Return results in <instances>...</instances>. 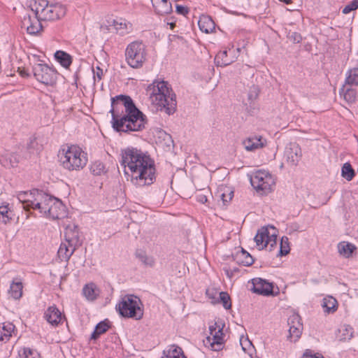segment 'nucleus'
<instances>
[{"label": "nucleus", "instance_id": "nucleus-45", "mask_svg": "<svg viewBox=\"0 0 358 358\" xmlns=\"http://www.w3.org/2000/svg\"><path fill=\"white\" fill-rule=\"evenodd\" d=\"M357 8H358V0H353L343 8L342 13L343 14H348V13H350L351 11L357 10Z\"/></svg>", "mask_w": 358, "mask_h": 358}, {"label": "nucleus", "instance_id": "nucleus-14", "mask_svg": "<svg viewBox=\"0 0 358 358\" xmlns=\"http://www.w3.org/2000/svg\"><path fill=\"white\" fill-rule=\"evenodd\" d=\"M301 150L296 143H290L285 148V157L291 166H296L301 157Z\"/></svg>", "mask_w": 358, "mask_h": 358}, {"label": "nucleus", "instance_id": "nucleus-3", "mask_svg": "<svg viewBox=\"0 0 358 358\" xmlns=\"http://www.w3.org/2000/svg\"><path fill=\"white\" fill-rule=\"evenodd\" d=\"M147 92L158 110L164 111L169 115L176 111V95L167 82L155 80L148 86Z\"/></svg>", "mask_w": 358, "mask_h": 358}, {"label": "nucleus", "instance_id": "nucleus-33", "mask_svg": "<svg viewBox=\"0 0 358 358\" xmlns=\"http://www.w3.org/2000/svg\"><path fill=\"white\" fill-rule=\"evenodd\" d=\"M232 59L228 58L227 50L219 52L215 57V63L217 66H226L231 64Z\"/></svg>", "mask_w": 358, "mask_h": 358}, {"label": "nucleus", "instance_id": "nucleus-39", "mask_svg": "<svg viewBox=\"0 0 358 358\" xmlns=\"http://www.w3.org/2000/svg\"><path fill=\"white\" fill-rule=\"evenodd\" d=\"M340 335V341H345L350 340L353 336L352 328L349 325H343L339 329Z\"/></svg>", "mask_w": 358, "mask_h": 358}, {"label": "nucleus", "instance_id": "nucleus-27", "mask_svg": "<svg viewBox=\"0 0 358 358\" xmlns=\"http://www.w3.org/2000/svg\"><path fill=\"white\" fill-rule=\"evenodd\" d=\"M356 249L357 248L354 244L348 242H341L338 245V252L346 258L351 257Z\"/></svg>", "mask_w": 358, "mask_h": 358}, {"label": "nucleus", "instance_id": "nucleus-55", "mask_svg": "<svg viewBox=\"0 0 358 358\" xmlns=\"http://www.w3.org/2000/svg\"><path fill=\"white\" fill-rule=\"evenodd\" d=\"M222 321H218L217 322H215L213 324H211L209 326V331H210V335H213V334L215 332V331H217V329H218V326L219 325H222Z\"/></svg>", "mask_w": 358, "mask_h": 358}, {"label": "nucleus", "instance_id": "nucleus-11", "mask_svg": "<svg viewBox=\"0 0 358 358\" xmlns=\"http://www.w3.org/2000/svg\"><path fill=\"white\" fill-rule=\"evenodd\" d=\"M50 202L51 203L50 207H48L46 217H50L52 220H59L67 216L66 208L62 201L54 196L52 201H50Z\"/></svg>", "mask_w": 358, "mask_h": 358}, {"label": "nucleus", "instance_id": "nucleus-42", "mask_svg": "<svg viewBox=\"0 0 358 358\" xmlns=\"http://www.w3.org/2000/svg\"><path fill=\"white\" fill-rule=\"evenodd\" d=\"M303 327L290 326L289 329V336L288 338L290 339L291 341H296L301 336L302 333Z\"/></svg>", "mask_w": 358, "mask_h": 358}, {"label": "nucleus", "instance_id": "nucleus-40", "mask_svg": "<svg viewBox=\"0 0 358 358\" xmlns=\"http://www.w3.org/2000/svg\"><path fill=\"white\" fill-rule=\"evenodd\" d=\"M90 171L94 176H101L106 173L105 166L101 162L96 161L92 164Z\"/></svg>", "mask_w": 358, "mask_h": 358}, {"label": "nucleus", "instance_id": "nucleus-60", "mask_svg": "<svg viewBox=\"0 0 358 358\" xmlns=\"http://www.w3.org/2000/svg\"><path fill=\"white\" fill-rule=\"evenodd\" d=\"M231 270H232V271H233L234 274L235 273H237V272H238V271H239V268H237V267L234 268H233V269H231Z\"/></svg>", "mask_w": 358, "mask_h": 358}, {"label": "nucleus", "instance_id": "nucleus-38", "mask_svg": "<svg viewBox=\"0 0 358 358\" xmlns=\"http://www.w3.org/2000/svg\"><path fill=\"white\" fill-rule=\"evenodd\" d=\"M355 175V171L351 164L348 162L345 163L341 169V176L348 181L352 180Z\"/></svg>", "mask_w": 358, "mask_h": 358}, {"label": "nucleus", "instance_id": "nucleus-59", "mask_svg": "<svg viewBox=\"0 0 358 358\" xmlns=\"http://www.w3.org/2000/svg\"><path fill=\"white\" fill-rule=\"evenodd\" d=\"M168 24L170 26L171 29H173V28L176 27V22H168Z\"/></svg>", "mask_w": 358, "mask_h": 358}, {"label": "nucleus", "instance_id": "nucleus-35", "mask_svg": "<svg viewBox=\"0 0 358 358\" xmlns=\"http://www.w3.org/2000/svg\"><path fill=\"white\" fill-rule=\"evenodd\" d=\"M322 306L325 313H334L337 310V301L332 296L324 298Z\"/></svg>", "mask_w": 358, "mask_h": 358}, {"label": "nucleus", "instance_id": "nucleus-44", "mask_svg": "<svg viewBox=\"0 0 358 358\" xmlns=\"http://www.w3.org/2000/svg\"><path fill=\"white\" fill-rule=\"evenodd\" d=\"M287 324L289 327L294 325V327H303L301 322V317L298 314H293L289 316L287 320Z\"/></svg>", "mask_w": 358, "mask_h": 358}, {"label": "nucleus", "instance_id": "nucleus-26", "mask_svg": "<svg viewBox=\"0 0 358 358\" xmlns=\"http://www.w3.org/2000/svg\"><path fill=\"white\" fill-rule=\"evenodd\" d=\"M164 357L162 358H187L181 348L172 345L168 350H164Z\"/></svg>", "mask_w": 358, "mask_h": 358}, {"label": "nucleus", "instance_id": "nucleus-5", "mask_svg": "<svg viewBox=\"0 0 358 358\" xmlns=\"http://www.w3.org/2000/svg\"><path fill=\"white\" fill-rule=\"evenodd\" d=\"M141 305L139 298L134 295H126L116 305V309L123 317L141 320L143 316V310Z\"/></svg>", "mask_w": 358, "mask_h": 358}, {"label": "nucleus", "instance_id": "nucleus-2", "mask_svg": "<svg viewBox=\"0 0 358 358\" xmlns=\"http://www.w3.org/2000/svg\"><path fill=\"white\" fill-rule=\"evenodd\" d=\"M121 164L131 171V180L136 185H150L155 180L154 160L137 148H127L123 150Z\"/></svg>", "mask_w": 358, "mask_h": 358}, {"label": "nucleus", "instance_id": "nucleus-58", "mask_svg": "<svg viewBox=\"0 0 358 358\" xmlns=\"http://www.w3.org/2000/svg\"><path fill=\"white\" fill-rule=\"evenodd\" d=\"M19 73L22 77L26 78L29 76V73L25 69H21L20 68H18Z\"/></svg>", "mask_w": 358, "mask_h": 358}, {"label": "nucleus", "instance_id": "nucleus-7", "mask_svg": "<svg viewBox=\"0 0 358 358\" xmlns=\"http://www.w3.org/2000/svg\"><path fill=\"white\" fill-rule=\"evenodd\" d=\"M251 185L262 194H268L272 191L275 180L272 175L266 171L258 170L250 176Z\"/></svg>", "mask_w": 358, "mask_h": 358}, {"label": "nucleus", "instance_id": "nucleus-24", "mask_svg": "<svg viewBox=\"0 0 358 358\" xmlns=\"http://www.w3.org/2000/svg\"><path fill=\"white\" fill-rule=\"evenodd\" d=\"M99 289L97 286L90 282L85 285L83 288V294L88 301H94L99 295Z\"/></svg>", "mask_w": 358, "mask_h": 358}, {"label": "nucleus", "instance_id": "nucleus-10", "mask_svg": "<svg viewBox=\"0 0 358 358\" xmlns=\"http://www.w3.org/2000/svg\"><path fill=\"white\" fill-rule=\"evenodd\" d=\"M51 196L42 190L36 192V198L31 209L37 210L41 214V216L46 217L48 207H50V201L53 199Z\"/></svg>", "mask_w": 358, "mask_h": 358}, {"label": "nucleus", "instance_id": "nucleus-12", "mask_svg": "<svg viewBox=\"0 0 358 358\" xmlns=\"http://www.w3.org/2000/svg\"><path fill=\"white\" fill-rule=\"evenodd\" d=\"M41 21L43 20L36 15L32 17L29 14H26L21 22L22 27L25 28L29 34L36 35L43 30Z\"/></svg>", "mask_w": 358, "mask_h": 358}, {"label": "nucleus", "instance_id": "nucleus-18", "mask_svg": "<svg viewBox=\"0 0 358 358\" xmlns=\"http://www.w3.org/2000/svg\"><path fill=\"white\" fill-rule=\"evenodd\" d=\"M232 257L237 264L245 266H251L255 262L252 256L243 248L233 254Z\"/></svg>", "mask_w": 358, "mask_h": 358}, {"label": "nucleus", "instance_id": "nucleus-16", "mask_svg": "<svg viewBox=\"0 0 358 358\" xmlns=\"http://www.w3.org/2000/svg\"><path fill=\"white\" fill-rule=\"evenodd\" d=\"M218 326L217 331H215L212 337L208 336L206 338L207 343H209L210 348L213 351H220L223 348L224 345V333L223 328L224 323Z\"/></svg>", "mask_w": 358, "mask_h": 358}, {"label": "nucleus", "instance_id": "nucleus-52", "mask_svg": "<svg viewBox=\"0 0 358 358\" xmlns=\"http://www.w3.org/2000/svg\"><path fill=\"white\" fill-rule=\"evenodd\" d=\"M269 250H272L274 247L277 245V236L275 234H269Z\"/></svg>", "mask_w": 358, "mask_h": 358}, {"label": "nucleus", "instance_id": "nucleus-48", "mask_svg": "<svg viewBox=\"0 0 358 358\" xmlns=\"http://www.w3.org/2000/svg\"><path fill=\"white\" fill-rule=\"evenodd\" d=\"M234 196V192L228 189L227 192H223L220 195V197L223 201V203L225 205L228 202H229Z\"/></svg>", "mask_w": 358, "mask_h": 358}, {"label": "nucleus", "instance_id": "nucleus-37", "mask_svg": "<svg viewBox=\"0 0 358 358\" xmlns=\"http://www.w3.org/2000/svg\"><path fill=\"white\" fill-rule=\"evenodd\" d=\"M345 83L347 85L358 86V67L353 68L348 71Z\"/></svg>", "mask_w": 358, "mask_h": 358}, {"label": "nucleus", "instance_id": "nucleus-9", "mask_svg": "<svg viewBox=\"0 0 358 358\" xmlns=\"http://www.w3.org/2000/svg\"><path fill=\"white\" fill-rule=\"evenodd\" d=\"M66 12L65 6L59 3H48L38 17L43 21H55L63 17Z\"/></svg>", "mask_w": 358, "mask_h": 358}, {"label": "nucleus", "instance_id": "nucleus-63", "mask_svg": "<svg viewBox=\"0 0 358 358\" xmlns=\"http://www.w3.org/2000/svg\"><path fill=\"white\" fill-rule=\"evenodd\" d=\"M206 294L209 296V297H212L211 296H210V294H209V290H207L206 291Z\"/></svg>", "mask_w": 358, "mask_h": 358}, {"label": "nucleus", "instance_id": "nucleus-29", "mask_svg": "<svg viewBox=\"0 0 358 358\" xmlns=\"http://www.w3.org/2000/svg\"><path fill=\"white\" fill-rule=\"evenodd\" d=\"M55 57L66 69L69 68L72 63L71 56L62 50L57 51L55 54Z\"/></svg>", "mask_w": 358, "mask_h": 358}, {"label": "nucleus", "instance_id": "nucleus-51", "mask_svg": "<svg viewBox=\"0 0 358 358\" xmlns=\"http://www.w3.org/2000/svg\"><path fill=\"white\" fill-rule=\"evenodd\" d=\"M176 13L185 16L189 13V8L182 5H176Z\"/></svg>", "mask_w": 358, "mask_h": 358}, {"label": "nucleus", "instance_id": "nucleus-36", "mask_svg": "<svg viewBox=\"0 0 358 358\" xmlns=\"http://www.w3.org/2000/svg\"><path fill=\"white\" fill-rule=\"evenodd\" d=\"M135 255L145 266H152L155 264L154 259L148 256L146 252L141 249L136 250Z\"/></svg>", "mask_w": 358, "mask_h": 358}, {"label": "nucleus", "instance_id": "nucleus-8", "mask_svg": "<svg viewBox=\"0 0 358 358\" xmlns=\"http://www.w3.org/2000/svg\"><path fill=\"white\" fill-rule=\"evenodd\" d=\"M35 78L45 85H54L57 79V73L45 64H37L33 66Z\"/></svg>", "mask_w": 358, "mask_h": 358}, {"label": "nucleus", "instance_id": "nucleus-28", "mask_svg": "<svg viewBox=\"0 0 358 358\" xmlns=\"http://www.w3.org/2000/svg\"><path fill=\"white\" fill-rule=\"evenodd\" d=\"M157 13L161 15L170 13L172 11V5L169 0H159L155 6Z\"/></svg>", "mask_w": 358, "mask_h": 358}, {"label": "nucleus", "instance_id": "nucleus-57", "mask_svg": "<svg viewBox=\"0 0 358 358\" xmlns=\"http://www.w3.org/2000/svg\"><path fill=\"white\" fill-rule=\"evenodd\" d=\"M223 270H224L225 274L227 275V277L231 279V278H233L234 274V273H233V271H232V270L231 268H224Z\"/></svg>", "mask_w": 358, "mask_h": 358}, {"label": "nucleus", "instance_id": "nucleus-20", "mask_svg": "<svg viewBox=\"0 0 358 358\" xmlns=\"http://www.w3.org/2000/svg\"><path fill=\"white\" fill-rule=\"evenodd\" d=\"M269 231L267 227H262L257 231L255 237V241L257 246H261V249L268 247L269 244Z\"/></svg>", "mask_w": 358, "mask_h": 358}, {"label": "nucleus", "instance_id": "nucleus-53", "mask_svg": "<svg viewBox=\"0 0 358 358\" xmlns=\"http://www.w3.org/2000/svg\"><path fill=\"white\" fill-rule=\"evenodd\" d=\"M303 358H324V357L318 353L313 354L311 350H307L303 354Z\"/></svg>", "mask_w": 358, "mask_h": 358}, {"label": "nucleus", "instance_id": "nucleus-64", "mask_svg": "<svg viewBox=\"0 0 358 358\" xmlns=\"http://www.w3.org/2000/svg\"><path fill=\"white\" fill-rule=\"evenodd\" d=\"M255 98L257 96V93L255 91Z\"/></svg>", "mask_w": 358, "mask_h": 358}, {"label": "nucleus", "instance_id": "nucleus-23", "mask_svg": "<svg viewBox=\"0 0 358 358\" xmlns=\"http://www.w3.org/2000/svg\"><path fill=\"white\" fill-rule=\"evenodd\" d=\"M77 248L70 247L69 243H62L57 252L61 261L68 262Z\"/></svg>", "mask_w": 358, "mask_h": 358}, {"label": "nucleus", "instance_id": "nucleus-54", "mask_svg": "<svg viewBox=\"0 0 358 358\" xmlns=\"http://www.w3.org/2000/svg\"><path fill=\"white\" fill-rule=\"evenodd\" d=\"M19 358H35L33 357V351L29 348H24L23 354L20 355Z\"/></svg>", "mask_w": 358, "mask_h": 358}, {"label": "nucleus", "instance_id": "nucleus-19", "mask_svg": "<svg viewBox=\"0 0 358 358\" xmlns=\"http://www.w3.org/2000/svg\"><path fill=\"white\" fill-rule=\"evenodd\" d=\"M44 317L47 322L53 326L58 325L62 320L61 312L55 306H50L45 312Z\"/></svg>", "mask_w": 358, "mask_h": 358}, {"label": "nucleus", "instance_id": "nucleus-25", "mask_svg": "<svg viewBox=\"0 0 358 358\" xmlns=\"http://www.w3.org/2000/svg\"><path fill=\"white\" fill-rule=\"evenodd\" d=\"M110 326V322L107 319L99 322L91 335V339L96 340L101 334L106 333Z\"/></svg>", "mask_w": 358, "mask_h": 358}, {"label": "nucleus", "instance_id": "nucleus-1", "mask_svg": "<svg viewBox=\"0 0 358 358\" xmlns=\"http://www.w3.org/2000/svg\"><path fill=\"white\" fill-rule=\"evenodd\" d=\"M113 128L118 132L142 131L147 124L146 116L136 106L132 99L120 94L111 99Z\"/></svg>", "mask_w": 358, "mask_h": 358}, {"label": "nucleus", "instance_id": "nucleus-61", "mask_svg": "<svg viewBox=\"0 0 358 358\" xmlns=\"http://www.w3.org/2000/svg\"><path fill=\"white\" fill-rule=\"evenodd\" d=\"M280 1L282 2H284L287 4L289 3L292 1V0H280Z\"/></svg>", "mask_w": 358, "mask_h": 358}, {"label": "nucleus", "instance_id": "nucleus-4", "mask_svg": "<svg viewBox=\"0 0 358 358\" xmlns=\"http://www.w3.org/2000/svg\"><path fill=\"white\" fill-rule=\"evenodd\" d=\"M58 157L63 168L69 171H80L87 163V154L80 147L74 145L62 148Z\"/></svg>", "mask_w": 358, "mask_h": 358}, {"label": "nucleus", "instance_id": "nucleus-13", "mask_svg": "<svg viewBox=\"0 0 358 358\" xmlns=\"http://www.w3.org/2000/svg\"><path fill=\"white\" fill-rule=\"evenodd\" d=\"M252 288L251 290L256 294L263 296L273 295V284L261 278H255L252 280Z\"/></svg>", "mask_w": 358, "mask_h": 358}, {"label": "nucleus", "instance_id": "nucleus-49", "mask_svg": "<svg viewBox=\"0 0 358 358\" xmlns=\"http://www.w3.org/2000/svg\"><path fill=\"white\" fill-rule=\"evenodd\" d=\"M10 220L8 216V211L6 207L1 208L0 210V220L6 224Z\"/></svg>", "mask_w": 358, "mask_h": 358}, {"label": "nucleus", "instance_id": "nucleus-46", "mask_svg": "<svg viewBox=\"0 0 358 358\" xmlns=\"http://www.w3.org/2000/svg\"><path fill=\"white\" fill-rule=\"evenodd\" d=\"M129 25L131 27L130 24H127L125 22H118L117 21H114V26L115 28L120 32V34H124L127 33V26Z\"/></svg>", "mask_w": 358, "mask_h": 358}, {"label": "nucleus", "instance_id": "nucleus-41", "mask_svg": "<svg viewBox=\"0 0 358 358\" xmlns=\"http://www.w3.org/2000/svg\"><path fill=\"white\" fill-rule=\"evenodd\" d=\"M290 250L289 238L287 236H282L280 240V250L278 256H285Z\"/></svg>", "mask_w": 358, "mask_h": 358}, {"label": "nucleus", "instance_id": "nucleus-31", "mask_svg": "<svg viewBox=\"0 0 358 358\" xmlns=\"http://www.w3.org/2000/svg\"><path fill=\"white\" fill-rule=\"evenodd\" d=\"M350 85L345 83L340 90V93L343 94L344 99L350 103H352L356 99V91L351 88Z\"/></svg>", "mask_w": 358, "mask_h": 358}, {"label": "nucleus", "instance_id": "nucleus-6", "mask_svg": "<svg viewBox=\"0 0 358 358\" xmlns=\"http://www.w3.org/2000/svg\"><path fill=\"white\" fill-rule=\"evenodd\" d=\"M127 64L134 69L140 68L145 61V47L139 41L129 43L125 50Z\"/></svg>", "mask_w": 358, "mask_h": 358}, {"label": "nucleus", "instance_id": "nucleus-30", "mask_svg": "<svg viewBox=\"0 0 358 358\" xmlns=\"http://www.w3.org/2000/svg\"><path fill=\"white\" fill-rule=\"evenodd\" d=\"M48 3L47 0H32L30 7L35 15L38 17L41 15V11L45 10Z\"/></svg>", "mask_w": 358, "mask_h": 358}, {"label": "nucleus", "instance_id": "nucleus-62", "mask_svg": "<svg viewBox=\"0 0 358 358\" xmlns=\"http://www.w3.org/2000/svg\"><path fill=\"white\" fill-rule=\"evenodd\" d=\"M248 96H249V99H252V94H249Z\"/></svg>", "mask_w": 358, "mask_h": 358}, {"label": "nucleus", "instance_id": "nucleus-32", "mask_svg": "<svg viewBox=\"0 0 358 358\" xmlns=\"http://www.w3.org/2000/svg\"><path fill=\"white\" fill-rule=\"evenodd\" d=\"M0 330V341H8L15 329V325L11 322H3Z\"/></svg>", "mask_w": 358, "mask_h": 358}, {"label": "nucleus", "instance_id": "nucleus-50", "mask_svg": "<svg viewBox=\"0 0 358 358\" xmlns=\"http://www.w3.org/2000/svg\"><path fill=\"white\" fill-rule=\"evenodd\" d=\"M93 74H94V82L100 81L102 79L103 76V69H101L99 66H96V68H93Z\"/></svg>", "mask_w": 358, "mask_h": 358}, {"label": "nucleus", "instance_id": "nucleus-17", "mask_svg": "<svg viewBox=\"0 0 358 358\" xmlns=\"http://www.w3.org/2000/svg\"><path fill=\"white\" fill-rule=\"evenodd\" d=\"M38 189H32L30 192H21L17 194L18 200L22 203L23 208L28 211L29 210L36 198V192H38Z\"/></svg>", "mask_w": 358, "mask_h": 358}, {"label": "nucleus", "instance_id": "nucleus-47", "mask_svg": "<svg viewBox=\"0 0 358 358\" xmlns=\"http://www.w3.org/2000/svg\"><path fill=\"white\" fill-rule=\"evenodd\" d=\"M287 38L294 43H299L302 41L301 34L296 31H289L287 34Z\"/></svg>", "mask_w": 358, "mask_h": 358}, {"label": "nucleus", "instance_id": "nucleus-15", "mask_svg": "<svg viewBox=\"0 0 358 358\" xmlns=\"http://www.w3.org/2000/svg\"><path fill=\"white\" fill-rule=\"evenodd\" d=\"M64 237L66 242L69 243L70 247L78 248L82 245L80 233L77 225H69L65 229Z\"/></svg>", "mask_w": 358, "mask_h": 358}, {"label": "nucleus", "instance_id": "nucleus-56", "mask_svg": "<svg viewBox=\"0 0 358 358\" xmlns=\"http://www.w3.org/2000/svg\"><path fill=\"white\" fill-rule=\"evenodd\" d=\"M207 196L204 194L199 192L196 194V201L201 203H205L207 201Z\"/></svg>", "mask_w": 358, "mask_h": 358}, {"label": "nucleus", "instance_id": "nucleus-43", "mask_svg": "<svg viewBox=\"0 0 358 358\" xmlns=\"http://www.w3.org/2000/svg\"><path fill=\"white\" fill-rule=\"evenodd\" d=\"M220 301L222 303L223 307L229 310L231 308V298L229 294L226 292H220Z\"/></svg>", "mask_w": 358, "mask_h": 358}, {"label": "nucleus", "instance_id": "nucleus-34", "mask_svg": "<svg viewBox=\"0 0 358 358\" xmlns=\"http://www.w3.org/2000/svg\"><path fill=\"white\" fill-rule=\"evenodd\" d=\"M22 283L20 281H13L10 286L9 293L15 299H19L22 295Z\"/></svg>", "mask_w": 358, "mask_h": 358}, {"label": "nucleus", "instance_id": "nucleus-21", "mask_svg": "<svg viewBox=\"0 0 358 358\" xmlns=\"http://www.w3.org/2000/svg\"><path fill=\"white\" fill-rule=\"evenodd\" d=\"M244 148L248 151H254L265 146L262 136H254L246 138L243 141Z\"/></svg>", "mask_w": 358, "mask_h": 358}, {"label": "nucleus", "instance_id": "nucleus-22", "mask_svg": "<svg viewBox=\"0 0 358 358\" xmlns=\"http://www.w3.org/2000/svg\"><path fill=\"white\" fill-rule=\"evenodd\" d=\"M198 25L200 30L206 34L213 32L215 28V24L213 19L206 15L200 16Z\"/></svg>", "mask_w": 358, "mask_h": 358}]
</instances>
